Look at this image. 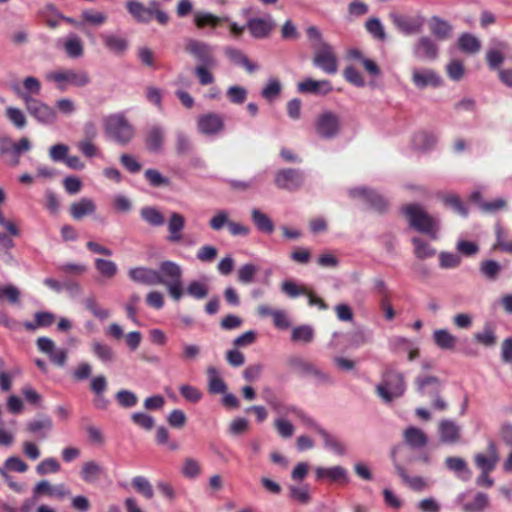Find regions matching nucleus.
<instances>
[{
	"mask_svg": "<svg viewBox=\"0 0 512 512\" xmlns=\"http://www.w3.org/2000/svg\"><path fill=\"white\" fill-rule=\"evenodd\" d=\"M184 50L198 63L194 68L198 82L203 86L213 84L215 77L212 70L218 66L214 47L205 41L188 38L185 41Z\"/></svg>",
	"mask_w": 512,
	"mask_h": 512,
	"instance_id": "obj_1",
	"label": "nucleus"
},
{
	"mask_svg": "<svg viewBox=\"0 0 512 512\" xmlns=\"http://www.w3.org/2000/svg\"><path fill=\"white\" fill-rule=\"evenodd\" d=\"M406 391L404 374L393 365H386L381 377V383L376 386V393L384 403H391L401 397Z\"/></svg>",
	"mask_w": 512,
	"mask_h": 512,
	"instance_id": "obj_2",
	"label": "nucleus"
},
{
	"mask_svg": "<svg viewBox=\"0 0 512 512\" xmlns=\"http://www.w3.org/2000/svg\"><path fill=\"white\" fill-rule=\"evenodd\" d=\"M402 212L413 229L429 235L432 239L437 238L438 222L421 206L418 204H407L402 208Z\"/></svg>",
	"mask_w": 512,
	"mask_h": 512,
	"instance_id": "obj_3",
	"label": "nucleus"
},
{
	"mask_svg": "<svg viewBox=\"0 0 512 512\" xmlns=\"http://www.w3.org/2000/svg\"><path fill=\"white\" fill-rule=\"evenodd\" d=\"M46 80L54 83L57 90L65 92L69 86L82 88L87 86L91 79L87 71L76 69H61L46 74Z\"/></svg>",
	"mask_w": 512,
	"mask_h": 512,
	"instance_id": "obj_4",
	"label": "nucleus"
},
{
	"mask_svg": "<svg viewBox=\"0 0 512 512\" xmlns=\"http://www.w3.org/2000/svg\"><path fill=\"white\" fill-rule=\"evenodd\" d=\"M104 130L108 138L120 145L128 144L134 137V128L122 114H113L104 119Z\"/></svg>",
	"mask_w": 512,
	"mask_h": 512,
	"instance_id": "obj_5",
	"label": "nucleus"
},
{
	"mask_svg": "<svg viewBox=\"0 0 512 512\" xmlns=\"http://www.w3.org/2000/svg\"><path fill=\"white\" fill-rule=\"evenodd\" d=\"M126 8L138 22L148 23L152 18H155L159 24L166 25L169 21V16L160 9V4L156 0L150 1L148 6L130 0L126 3Z\"/></svg>",
	"mask_w": 512,
	"mask_h": 512,
	"instance_id": "obj_6",
	"label": "nucleus"
},
{
	"mask_svg": "<svg viewBox=\"0 0 512 512\" xmlns=\"http://www.w3.org/2000/svg\"><path fill=\"white\" fill-rule=\"evenodd\" d=\"M314 129L320 138L333 139L341 130L340 117L332 111H324L316 117Z\"/></svg>",
	"mask_w": 512,
	"mask_h": 512,
	"instance_id": "obj_7",
	"label": "nucleus"
},
{
	"mask_svg": "<svg viewBox=\"0 0 512 512\" xmlns=\"http://www.w3.org/2000/svg\"><path fill=\"white\" fill-rule=\"evenodd\" d=\"M287 365L301 377L311 376L318 383H329L330 376L319 369L314 363L299 356H291L287 359Z\"/></svg>",
	"mask_w": 512,
	"mask_h": 512,
	"instance_id": "obj_8",
	"label": "nucleus"
},
{
	"mask_svg": "<svg viewBox=\"0 0 512 512\" xmlns=\"http://www.w3.org/2000/svg\"><path fill=\"white\" fill-rule=\"evenodd\" d=\"M28 113L42 124H52L57 119V113L53 107L30 95H23Z\"/></svg>",
	"mask_w": 512,
	"mask_h": 512,
	"instance_id": "obj_9",
	"label": "nucleus"
},
{
	"mask_svg": "<svg viewBox=\"0 0 512 512\" xmlns=\"http://www.w3.org/2000/svg\"><path fill=\"white\" fill-rule=\"evenodd\" d=\"M313 64L329 75H334L338 71V61L330 44H321L314 51Z\"/></svg>",
	"mask_w": 512,
	"mask_h": 512,
	"instance_id": "obj_10",
	"label": "nucleus"
},
{
	"mask_svg": "<svg viewBox=\"0 0 512 512\" xmlns=\"http://www.w3.org/2000/svg\"><path fill=\"white\" fill-rule=\"evenodd\" d=\"M274 182L279 189L296 191L302 187L304 175L298 169H281L275 174Z\"/></svg>",
	"mask_w": 512,
	"mask_h": 512,
	"instance_id": "obj_11",
	"label": "nucleus"
},
{
	"mask_svg": "<svg viewBox=\"0 0 512 512\" xmlns=\"http://www.w3.org/2000/svg\"><path fill=\"white\" fill-rule=\"evenodd\" d=\"M37 348L40 352L48 355L50 361L63 367L66 364L68 351L66 349H57L55 343L48 337H39L36 340Z\"/></svg>",
	"mask_w": 512,
	"mask_h": 512,
	"instance_id": "obj_12",
	"label": "nucleus"
},
{
	"mask_svg": "<svg viewBox=\"0 0 512 512\" xmlns=\"http://www.w3.org/2000/svg\"><path fill=\"white\" fill-rule=\"evenodd\" d=\"M349 194L353 198H362L372 209L379 213L385 212L388 208L387 200L373 190L358 187L351 189Z\"/></svg>",
	"mask_w": 512,
	"mask_h": 512,
	"instance_id": "obj_13",
	"label": "nucleus"
},
{
	"mask_svg": "<svg viewBox=\"0 0 512 512\" xmlns=\"http://www.w3.org/2000/svg\"><path fill=\"white\" fill-rule=\"evenodd\" d=\"M198 131L204 135H214L224 129V118L221 114L210 112L197 119Z\"/></svg>",
	"mask_w": 512,
	"mask_h": 512,
	"instance_id": "obj_14",
	"label": "nucleus"
},
{
	"mask_svg": "<svg viewBox=\"0 0 512 512\" xmlns=\"http://www.w3.org/2000/svg\"><path fill=\"white\" fill-rule=\"evenodd\" d=\"M156 274L160 279L159 285L165 286L169 283L181 280L183 276V270L178 263L171 260H165L159 264V268L156 270Z\"/></svg>",
	"mask_w": 512,
	"mask_h": 512,
	"instance_id": "obj_15",
	"label": "nucleus"
},
{
	"mask_svg": "<svg viewBox=\"0 0 512 512\" xmlns=\"http://www.w3.org/2000/svg\"><path fill=\"white\" fill-rule=\"evenodd\" d=\"M246 27L250 32L251 36L256 39H264L267 38L275 27V23L271 18H250Z\"/></svg>",
	"mask_w": 512,
	"mask_h": 512,
	"instance_id": "obj_16",
	"label": "nucleus"
},
{
	"mask_svg": "<svg viewBox=\"0 0 512 512\" xmlns=\"http://www.w3.org/2000/svg\"><path fill=\"white\" fill-rule=\"evenodd\" d=\"M414 384L418 393L422 396H437L441 390V381L436 376L419 375L415 378Z\"/></svg>",
	"mask_w": 512,
	"mask_h": 512,
	"instance_id": "obj_17",
	"label": "nucleus"
},
{
	"mask_svg": "<svg viewBox=\"0 0 512 512\" xmlns=\"http://www.w3.org/2000/svg\"><path fill=\"white\" fill-rule=\"evenodd\" d=\"M487 450L488 455L478 453L474 457L475 464L481 472H492L499 461L498 450L494 442H489Z\"/></svg>",
	"mask_w": 512,
	"mask_h": 512,
	"instance_id": "obj_18",
	"label": "nucleus"
},
{
	"mask_svg": "<svg viewBox=\"0 0 512 512\" xmlns=\"http://www.w3.org/2000/svg\"><path fill=\"white\" fill-rule=\"evenodd\" d=\"M33 495L34 498H38L40 495H47L49 497L63 499L70 495V491L65 487L64 484L53 486L47 480H42L38 482L34 487Z\"/></svg>",
	"mask_w": 512,
	"mask_h": 512,
	"instance_id": "obj_19",
	"label": "nucleus"
},
{
	"mask_svg": "<svg viewBox=\"0 0 512 512\" xmlns=\"http://www.w3.org/2000/svg\"><path fill=\"white\" fill-rule=\"evenodd\" d=\"M61 48L70 59H80L85 52L83 40L77 34H69L61 42Z\"/></svg>",
	"mask_w": 512,
	"mask_h": 512,
	"instance_id": "obj_20",
	"label": "nucleus"
},
{
	"mask_svg": "<svg viewBox=\"0 0 512 512\" xmlns=\"http://www.w3.org/2000/svg\"><path fill=\"white\" fill-rule=\"evenodd\" d=\"M185 227V218L183 215L177 212L171 213L168 223L167 230L168 236L167 241L170 243L178 244L183 241L182 231Z\"/></svg>",
	"mask_w": 512,
	"mask_h": 512,
	"instance_id": "obj_21",
	"label": "nucleus"
},
{
	"mask_svg": "<svg viewBox=\"0 0 512 512\" xmlns=\"http://www.w3.org/2000/svg\"><path fill=\"white\" fill-rule=\"evenodd\" d=\"M390 19L398 30L408 35L419 32L422 27V21L417 18L392 13Z\"/></svg>",
	"mask_w": 512,
	"mask_h": 512,
	"instance_id": "obj_22",
	"label": "nucleus"
},
{
	"mask_svg": "<svg viewBox=\"0 0 512 512\" xmlns=\"http://www.w3.org/2000/svg\"><path fill=\"white\" fill-rule=\"evenodd\" d=\"M130 279L134 282L144 285H159L160 279L156 274V270L147 267L131 268L128 271Z\"/></svg>",
	"mask_w": 512,
	"mask_h": 512,
	"instance_id": "obj_23",
	"label": "nucleus"
},
{
	"mask_svg": "<svg viewBox=\"0 0 512 512\" xmlns=\"http://www.w3.org/2000/svg\"><path fill=\"white\" fill-rule=\"evenodd\" d=\"M440 440L446 444H455L461 437L460 427L451 420H442L438 426Z\"/></svg>",
	"mask_w": 512,
	"mask_h": 512,
	"instance_id": "obj_24",
	"label": "nucleus"
},
{
	"mask_svg": "<svg viewBox=\"0 0 512 512\" xmlns=\"http://www.w3.org/2000/svg\"><path fill=\"white\" fill-rule=\"evenodd\" d=\"M412 82L419 89L427 86L438 87L441 85V78L430 69L414 70L412 73Z\"/></svg>",
	"mask_w": 512,
	"mask_h": 512,
	"instance_id": "obj_25",
	"label": "nucleus"
},
{
	"mask_svg": "<svg viewBox=\"0 0 512 512\" xmlns=\"http://www.w3.org/2000/svg\"><path fill=\"white\" fill-rule=\"evenodd\" d=\"M298 91L301 93L326 95L332 91V85L329 80H314L307 78L298 84Z\"/></svg>",
	"mask_w": 512,
	"mask_h": 512,
	"instance_id": "obj_26",
	"label": "nucleus"
},
{
	"mask_svg": "<svg viewBox=\"0 0 512 512\" xmlns=\"http://www.w3.org/2000/svg\"><path fill=\"white\" fill-rule=\"evenodd\" d=\"M96 211L95 202L87 197L81 198L70 205V216L75 220H81L85 216L92 215Z\"/></svg>",
	"mask_w": 512,
	"mask_h": 512,
	"instance_id": "obj_27",
	"label": "nucleus"
},
{
	"mask_svg": "<svg viewBox=\"0 0 512 512\" xmlns=\"http://www.w3.org/2000/svg\"><path fill=\"white\" fill-rule=\"evenodd\" d=\"M437 54L438 47L431 38L427 36L419 38L414 48L415 57L434 60Z\"/></svg>",
	"mask_w": 512,
	"mask_h": 512,
	"instance_id": "obj_28",
	"label": "nucleus"
},
{
	"mask_svg": "<svg viewBox=\"0 0 512 512\" xmlns=\"http://www.w3.org/2000/svg\"><path fill=\"white\" fill-rule=\"evenodd\" d=\"M91 352L105 365L113 363L116 359V353L113 348L102 341H93L91 343Z\"/></svg>",
	"mask_w": 512,
	"mask_h": 512,
	"instance_id": "obj_29",
	"label": "nucleus"
},
{
	"mask_svg": "<svg viewBox=\"0 0 512 512\" xmlns=\"http://www.w3.org/2000/svg\"><path fill=\"white\" fill-rule=\"evenodd\" d=\"M224 52L232 63L242 66L248 73H253L258 69V65L249 60L241 50L227 47Z\"/></svg>",
	"mask_w": 512,
	"mask_h": 512,
	"instance_id": "obj_30",
	"label": "nucleus"
},
{
	"mask_svg": "<svg viewBox=\"0 0 512 512\" xmlns=\"http://www.w3.org/2000/svg\"><path fill=\"white\" fill-rule=\"evenodd\" d=\"M229 20L226 16H217L210 12H197L194 15V24L198 29H204L205 27L217 28L222 23Z\"/></svg>",
	"mask_w": 512,
	"mask_h": 512,
	"instance_id": "obj_31",
	"label": "nucleus"
},
{
	"mask_svg": "<svg viewBox=\"0 0 512 512\" xmlns=\"http://www.w3.org/2000/svg\"><path fill=\"white\" fill-rule=\"evenodd\" d=\"M208 391L210 394H224L227 391V385L214 366L207 368Z\"/></svg>",
	"mask_w": 512,
	"mask_h": 512,
	"instance_id": "obj_32",
	"label": "nucleus"
},
{
	"mask_svg": "<svg viewBox=\"0 0 512 512\" xmlns=\"http://www.w3.org/2000/svg\"><path fill=\"white\" fill-rule=\"evenodd\" d=\"M104 46L116 55L123 54L128 48V41L126 38L114 35L103 34L101 36Z\"/></svg>",
	"mask_w": 512,
	"mask_h": 512,
	"instance_id": "obj_33",
	"label": "nucleus"
},
{
	"mask_svg": "<svg viewBox=\"0 0 512 512\" xmlns=\"http://www.w3.org/2000/svg\"><path fill=\"white\" fill-rule=\"evenodd\" d=\"M404 441L412 448H422L427 442L428 438L426 434L419 428L410 426L403 434Z\"/></svg>",
	"mask_w": 512,
	"mask_h": 512,
	"instance_id": "obj_34",
	"label": "nucleus"
},
{
	"mask_svg": "<svg viewBox=\"0 0 512 512\" xmlns=\"http://www.w3.org/2000/svg\"><path fill=\"white\" fill-rule=\"evenodd\" d=\"M251 219L256 226V228L265 234L273 233L275 226L273 221L270 219L268 215L263 213L261 210L254 208L251 211Z\"/></svg>",
	"mask_w": 512,
	"mask_h": 512,
	"instance_id": "obj_35",
	"label": "nucleus"
},
{
	"mask_svg": "<svg viewBox=\"0 0 512 512\" xmlns=\"http://www.w3.org/2000/svg\"><path fill=\"white\" fill-rule=\"evenodd\" d=\"M164 141V133L160 126H152L145 137V144L149 151L157 152L161 149Z\"/></svg>",
	"mask_w": 512,
	"mask_h": 512,
	"instance_id": "obj_36",
	"label": "nucleus"
},
{
	"mask_svg": "<svg viewBox=\"0 0 512 512\" xmlns=\"http://www.w3.org/2000/svg\"><path fill=\"white\" fill-rule=\"evenodd\" d=\"M53 428V422L50 417L44 416L41 419L32 420L27 423L26 429L30 433L39 435L40 438H46L47 433Z\"/></svg>",
	"mask_w": 512,
	"mask_h": 512,
	"instance_id": "obj_37",
	"label": "nucleus"
},
{
	"mask_svg": "<svg viewBox=\"0 0 512 512\" xmlns=\"http://www.w3.org/2000/svg\"><path fill=\"white\" fill-rule=\"evenodd\" d=\"M104 469L97 462L91 460L87 461L83 464L80 475L84 482L92 483L99 479V477L103 474Z\"/></svg>",
	"mask_w": 512,
	"mask_h": 512,
	"instance_id": "obj_38",
	"label": "nucleus"
},
{
	"mask_svg": "<svg viewBox=\"0 0 512 512\" xmlns=\"http://www.w3.org/2000/svg\"><path fill=\"white\" fill-rule=\"evenodd\" d=\"M445 465L449 470L457 473L458 477L462 480H468L471 476V471L468 468L467 463L460 457L446 458Z\"/></svg>",
	"mask_w": 512,
	"mask_h": 512,
	"instance_id": "obj_39",
	"label": "nucleus"
},
{
	"mask_svg": "<svg viewBox=\"0 0 512 512\" xmlns=\"http://www.w3.org/2000/svg\"><path fill=\"white\" fill-rule=\"evenodd\" d=\"M433 340L439 348L444 350L454 349L457 343L456 337L446 329L434 331Z\"/></svg>",
	"mask_w": 512,
	"mask_h": 512,
	"instance_id": "obj_40",
	"label": "nucleus"
},
{
	"mask_svg": "<svg viewBox=\"0 0 512 512\" xmlns=\"http://www.w3.org/2000/svg\"><path fill=\"white\" fill-rule=\"evenodd\" d=\"M316 477L318 480L328 478L331 481H340L344 480L346 481L347 472L346 470L341 466H334L330 468H322L318 467L316 468Z\"/></svg>",
	"mask_w": 512,
	"mask_h": 512,
	"instance_id": "obj_41",
	"label": "nucleus"
},
{
	"mask_svg": "<svg viewBox=\"0 0 512 512\" xmlns=\"http://www.w3.org/2000/svg\"><path fill=\"white\" fill-rule=\"evenodd\" d=\"M430 30L435 37L444 40L451 36L452 26L447 21L434 16L431 19Z\"/></svg>",
	"mask_w": 512,
	"mask_h": 512,
	"instance_id": "obj_42",
	"label": "nucleus"
},
{
	"mask_svg": "<svg viewBox=\"0 0 512 512\" xmlns=\"http://www.w3.org/2000/svg\"><path fill=\"white\" fill-rule=\"evenodd\" d=\"M471 201L476 203L484 212H495L506 206V201L503 199H495L490 202H485L482 200V195L480 192H473L470 196Z\"/></svg>",
	"mask_w": 512,
	"mask_h": 512,
	"instance_id": "obj_43",
	"label": "nucleus"
},
{
	"mask_svg": "<svg viewBox=\"0 0 512 512\" xmlns=\"http://www.w3.org/2000/svg\"><path fill=\"white\" fill-rule=\"evenodd\" d=\"M142 219L153 227H160L165 223L163 214L155 207L146 206L140 210Z\"/></svg>",
	"mask_w": 512,
	"mask_h": 512,
	"instance_id": "obj_44",
	"label": "nucleus"
},
{
	"mask_svg": "<svg viewBox=\"0 0 512 512\" xmlns=\"http://www.w3.org/2000/svg\"><path fill=\"white\" fill-rule=\"evenodd\" d=\"M34 322H25L24 327L28 331H34L39 327H49L55 321V315L51 312H37L34 316Z\"/></svg>",
	"mask_w": 512,
	"mask_h": 512,
	"instance_id": "obj_45",
	"label": "nucleus"
},
{
	"mask_svg": "<svg viewBox=\"0 0 512 512\" xmlns=\"http://www.w3.org/2000/svg\"><path fill=\"white\" fill-rule=\"evenodd\" d=\"M317 433L323 438L325 448L338 455H343L345 453V446L325 429L317 427Z\"/></svg>",
	"mask_w": 512,
	"mask_h": 512,
	"instance_id": "obj_46",
	"label": "nucleus"
},
{
	"mask_svg": "<svg viewBox=\"0 0 512 512\" xmlns=\"http://www.w3.org/2000/svg\"><path fill=\"white\" fill-rule=\"evenodd\" d=\"M458 45L460 50L470 54L477 53L481 48L480 41L469 33H464L459 37Z\"/></svg>",
	"mask_w": 512,
	"mask_h": 512,
	"instance_id": "obj_47",
	"label": "nucleus"
},
{
	"mask_svg": "<svg viewBox=\"0 0 512 512\" xmlns=\"http://www.w3.org/2000/svg\"><path fill=\"white\" fill-rule=\"evenodd\" d=\"M397 474L402 478L403 482L406 483L411 489L415 491H422L426 484L423 478L419 476L410 477L406 470L399 464H395Z\"/></svg>",
	"mask_w": 512,
	"mask_h": 512,
	"instance_id": "obj_48",
	"label": "nucleus"
},
{
	"mask_svg": "<svg viewBox=\"0 0 512 512\" xmlns=\"http://www.w3.org/2000/svg\"><path fill=\"white\" fill-rule=\"evenodd\" d=\"M94 265L100 275L107 279H112L118 271L116 263L111 260L96 258Z\"/></svg>",
	"mask_w": 512,
	"mask_h": 512,
	"instance_id": "obj_49",
	"label": "nucleus"
},
{
	"mask_svg": "<svg viewBox=\"0 0 512 512\" xmlns=\"http://www.w3.org/2000/svg\"><path fill=\"white\" fill-rule=\"evenodd\" d=\"M488 506V495L482 492H478L471 502H468L463 506V509L465 512H482Z\"/></svg>",
	"mask_w": 512,
	"mask_h": 512,
	"instance_id": "obj_50",
	"label": "nucleus"
},
{
	"mask_svg": "<svg viewBox=\"0 0 512 512\" xmlns=\"http://www.w3.org/2000/svg\"><path fill=\"white\" fill-rule=\"evenodd\" d=\"M132 486L142 496L146 499H152L154 496V491L149 480L144 476H135L132 479Z\"/></svg>",
	"mask_w": 512,
	"mask_h": 512,
	"instance_id": "obj_51",
	"label": "nucleus"
},
{
	"mask_svg": "<svg viewBox=\"0 0 512 512\" xmlns=\"http://www.w3.org/2000/svg\"><path fill=\"white\" fill-rule=\"evenodd\" d=\"M314 331L309 325L297 326L292 330L291 339L294 342L310 343L313 341Z\"/></svg>",
	"mask_w": 512,
	"mask_h": 512,
	"instance_id": "obj_52",
	"label": "nucleus"
},
{
	"mask_svg": "<svg viewBox=\"0 0 512 512\" xmlns=\"http://www.w3.org/2000/svg\"><path fill=\"white\" fill-rule=\"evenodd\" d=\"M115 399L118 405L122 408H132L138 403L137 395L134 392L126 389L119 390L115 394Z\"/></svg>",
	"mask_w": 512,
	"mask_h": 512,
	"instance_id": "obj_53",
	"label": "nucleus"
},
{
	"mask_svg": "<svg viewBox=\"0 0 512 512\" xmlns=\"http://www.w3.org/2000/svg\"><path fill=\"white\" fill-rule=\"evenodd\" d=\"M502 267L495 260H484L480 264V272L489 280H495Z\"/></svg>",
	"mask_w": 512,
	"mask_h": 512,
	"instance_id": "obj_54",
	"label": "nucleus"
},
{
	"mask_svg": "<svg viewBox=\"0 0 512 512\" xmlns=\"http://www.w3.org/2000/svg\"><path fill=\"white\" fill-rule=\"evenodd\" d=\"M258 267L254 264H244L238 269L237 279L242 284H250L258 272Z\"/></svg>",
	"mask_w": 512,
	"mask_h": 512,
	"instance_id": "obj_55",
	"label": "nucleus"
},
{
	"mask_svg": "<svg viewBox=\"0 0 512 512\" xmlns=\"http://www.w3.org/2000/svg\"><path fill=\"white\" fill-rule=\"evenodd\" d=\"M414 252L417 258L426 259L434 256L435 250L425 241L420 238H413Z\"/></svg>",
	"mask_w": 512,
	"mask_h": 512,
	"instance_id": "obj_56",
	"label": "nucleus"
},
{
	"mask_svg": "<svg viewBox=\"0 0 512 512\" xmlns=\"http://www.w3.org/2000/svg\"><path fill=\"white\" fill-rule=\"evenodd\" d=\"M181 472L186 478L194 479L201 474L202 469L200 463L197 460L194 458H186L184 460Z\"/></svg>",
	"mask_w": 512,
	"mask_h": 512,
	"instance_id": "obj_57",
	"label": "nucleus"
},
{
	"mask_svg": "<svg viewBox=\"0 0 512 512\" xmlns=\"http://www.w3.org/2000/svg\"><path fill=\"white\" fill-rule=\"evenodd\" d=\"M218 256V249L212 245H203L196 252V258L201 263H212Z\"/></svg>",
	"mask_w": 512,
	"mask_h": 512,
	"instance_id": "obj_58",
	"label": "nucleus"
},
{
	"mask_svg": "<svg viewBox=\"0 0 512 512\" xmlns=\"http://www.w3.org/2000/svg\"><path fill=\"white\" fill-rule=\"evenodd\" d=\"M366 30L377 40L386 38L384 27L378 18H370L365 23Z\"/></svg>",
	"mask_w": 512,
	"mask_h": 512,
	"instance_id": "obj_59",
	"label": "nucleus"
},
{
	"mask_svg": "<svg viewBox=\"0 0 512 512\" xmlns=\"http://www.w3.org/2000/svg\"><path fill=\"white\" fill-rule=\"evenodd\" d=\"M208 286L199 281H191L187 288L186 293L195 299H204L208 295Z\"/></svg>",
	"mask_w": 512,
	"mask_h": 512,
	"instance_id": "obj_60",
	"label": "nucleus"
},
{
	"mask_svg": "<svg viewBox=\"0 0 512 512\" xmlns=\"http://www.w3.org/2000/svg\"><path fill=\"white\" fill-rule=\"evenodd\" d=\"M6 117L9 119V121L18 129H22L26 126V117L24 113L14 107H8L5 110Z\"/></svg>",
	"mask_w": 512,
	"mask_h": 512,
	"instance_id": "obj_61",
	"label": "nucleus"
},
{
	"mask_svg": "<svg viewBox=\"0 0 512 512\" xmlns=\"http://www.w3.org/2000/svg\"><path fill=\"white\" fill-rule=\"evenodd\" d=\"M61 469L59 462L53 458H46L42 460L36 467V472L39 475H46L48 473H57Z\"/></svg>",
	"mask_w": 512,
	"mask_h": 512,
	"instance_id": "obj_62",
	"label": "nucleus"
},
{
	"mask_svg": "<svg viewBox=\"0 0 512 512\" xmlns=\"http://www.w3.org/2000/svg\"><path fill=\"white\" fill-rule=\"evenodd\" d=\"M21 293L14 285H0V301L6 299L10 304H17L20 301Z\"/></svg>",
	"mask_w": 512,
	"mask_h": 512,
	"instance_id": "obj_63",
	"label": "nucleus"
},
{
	"mask_svg": "<svg viewBox=\"0 0 512 512\" xmlns=\"http://www.w3.org/2000/svg\"><path fill=\"white\" fill-rule=\"evenodd\" d=\"M146 180L153 187L168 186L170 181L156 169H147L144 173Z\"/></svg>",
	"mask_w": 512,
	"mask_h": 512,
	"instance_id": "obj_64",
	"label": "nucleus"
}]
</instances>
